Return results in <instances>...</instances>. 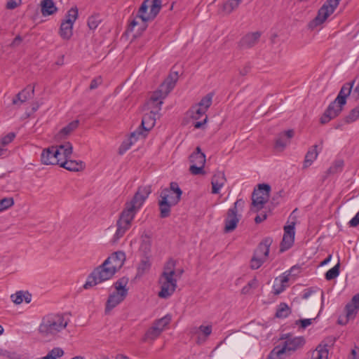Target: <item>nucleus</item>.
<instances>
[{
	"label": "nucleus",
	"mask_w": 359,
	"mask_h": 359,
	"mask_svg": "<svg viewBox=\"0 0 359 359\" xmlns=\"http://www.w3.org/2000/svg\"><path fill=\"white\" fill-rule=\"evenodd\" d=\"M280 339H285L282 344L290 356L297 351L302 349L306 344L304 337H291L289 334H284Z\"/></svg>",
	"instance_id": "4468645a"
},
{
	"label": "nucleus",
	"mask_w": 359,
	"mask_h": 359,
	"mask_svg": "<svg viewBox=\"0 0 359 359\" xmlns=\"http://www.w3.org/2000/svg\"><path fill=\"white\" fill-rule=\"evenodd\" d=\"M244 205L245 201L239 198L234 203L233 206L228 210L224 219V231L225 233L231 232L236 228L241 217V215L238 214V212L243 210Z\"/></svg>",
	"instance_id": "1a4fd4ad"
},
{
	"label": "nucleus",
	"mask_w": 359,
	"mask_h": 359,
	"mask_svg": "<svg viewBox=\"0 0 359 359\" xmlns=\"http://www.w3.org/2000/svg\"><path fill=\"white\" fill-rule=\"evenodd\" d=\"M59 150L55 146L44 149L41 154V161L43 165H57L59 163Z\"/></svg>",
	"instance_id": "f3484780"
},
{
	"label": "nucleus",
	"mask_w": 359,
	"mask_h": 359,
	"mask_svg": "<svg viewBox=\"0 0 359 359\" xmlns=\"http://www.w3.org/2000/svg\"><path fill=\"white\" fill-rule=\"evenodd\" d=\"M290 357L283 344L276 346L269 353L267 359H286Z\"/></svg>",
	"instance_id": "c85d7f7f"
},
{
	"label": "nucleus",
	"mask_w": 359,
	"mask_h": 359,
	"mask_svg": "<svg viewBox=\"0 0 359 359\" xmlns=\"http://www.w3.org/2000/svg\"><path fill=\"white\" fill-rule=\"evenodd\" d=\"M294 238L290 236L283 234V240L280 243V252H284L290 249L294 243Z\"/></svg>",
	"instance_id": "49530a36"
},
{
	"label": "nucleus",
	"mask_w": 359,
	"mask_h": 359,
	"mask_svg": "<svg viewBox=\"0 0 359 359\" xmlns=\"http://www.w3.org/2000/svg\"><path fill=\"white\" fill-rule=\"evenodd\" d=\"M312 320H313V319L306 318V319L299 320V322L300 323L301 327L303 329H305L306 327H307L312 323Z\"/></svg>",
	"instance_id": "e2e57ef3"
},
{
	"label": "nucleus",
	"mask_w": 359,
	"mask_h": 359,
	"mask_svg": "<svg viewBox=\"0 0 359 359\" xmlns=\"http://www.w3.org/2000/svg\"><path fill=\"white\" fill-rule=\"evenodd\" d=\"M290 313L289 306L286 303H280L276 310V316L277 318H286Z\"/></svg>",
	"instance_id": "de8ad7c7"
},
{
	"label": "nucleus",
	"mask_w": 359,
	"mask_h": 359,
	"mask_svg": "<svg viewBox=\"0 0 359 359\" xmlns=\"http://www.w3.org/2000/svg\"><path fill=\"white\" fill-rule=\"evenodd\" d=\"M278 278H276L274 284L273 285V293L276 295L282 293L287 287L286 285L277 283Z\"/></svg>",
	"instance_id": "4d7b16f0"
},
{
	"label": "nucleus",
	"mask_w": 359,
	"mask_h": 359,
	"mask_svg": "<svg viewBox=\"0 0 359 359\" xmlns=\"http://www.w3.org/2000/svg\"><path fill=\"white\" fill-rule=\"evenodd\" d=\"M64 355V351L59 347H55L48 352V353L41 359H57Z\"/></svg>",
	"instance_id": "8fccbe9b"
},
{
	"label": "nucleus",
	"mask_w": 359,
	"mask_h": 359,
	"mask_svg": "<svg viewBox=\"0 0 359 359\" xmlns=\"http://www.w3.org/2000/svg\"><path fill=\"white\" fill-rule=\"evenodd\" d=\"M151 190L149 186L140 187L134 195L133 199L126 203V208L119 215L116 222L117 229L113 236L112 241L117 242L130 228L132 222L137 212L140 209L144 201L150 194Z\"/></svg>",
	"instance_id": "f03ea898"
},
{
	"label": "nucleus",
	"mask_w": 359,
	"mask_h": 359,
	"mask_svg": "<svg viewBox=\"0 0 359 359\" xmlns=\"http://www.w3.org/2000/svg\"><path fill=\"white\" fill-rule=\"evenodd\" d=\"M56 149L59 150L60 156L59 163L57 165L61 164L62 161H67L68 158H70L71 155L73 151L72 144L69 142H67L63 144H60L59 146H55Z\"/></svg>",
	"instance_id": "a878e982"
},
{
	"label": "nucleus",
	"mask_w": 359,
	"mask_h": 359,
	"mask_svg": "<svg viewBox=\"0 0 359 359\" xmlns=\"http://www.w3.org/2000/svg\"><path fill=\"white\" fill-rule=\"evenodd\" d=\"M60 166L69 171L78 172L82 170L85 165L81 161H75L68 158L67 161H62Z\"/></svg>",
	"instance_id": "c756f323"
},
{
	"label": "nucleus",
	"mask_w": 359,
	"mask_h": 359,
	"mask_svg": "<svg viewBox=\"0 0 359 359\" xmlns=\"http://www.w3.org/2000/svg\"><path fill=\"white\" fill-rule=\"evenodd\" d=\"M34 93V87L28 86L19 92L13 99L12 103L14 105L20 106L27 100L30 99Z\"/></svg>",
	"instance_id": "aec40b11"
},
{
	"label": "nucleus",
	"mask_w": 359,
	"mask_h": 359,
	"mask_svg": "<svg viewBox=\"0 0 359 359\" xmlns=\"http://www.w3.org/2000/svg\"><path fill=\"white\" fill-rule=\"evenodd\" d=\"M205 161V154L199 147H197L195 151L189 156V161L191 163L189 169V172L194 175H204Z\"/></svg>",
	"instance_id": "9d476101"
},
{
	"label": "nucleus",
	"mask_w": 359,
	"mask_h": 359,
	"mask_svg": "<svg viewBox=\"0 0 359 359\" xmlns=\"http://www.w3.org/2000/svg\"><path fill=\"white\" fill-rule=\"evenodd\" d=\"M250 65L249 63H247L241 69H240L239 73L241 76H245L250 72Z\"/></svg>",
	"instance_id": "0e129e2a"
},
{
	"label": "nucleus",
	"mask_w": 359,
	"mask_h": 359,
	"mask_svg": "<svg viewBox=\"0 0 359 359\" xmlns=\"http://www.w3.org/2000/svg\"><path fill=\"white\" fill-rule=\"evenodd\" d=\"M22 0H9L6 4V8L14 9L21 4Z\"/></svg>",
	"instance_id": "bf43d9fd"
},
{
	"label": "nucleus",
	"mask_w": 359,
	"mask_h": 359,
	"mask_svg": "<svg viewBox=\"0 0 359 359\" xmlns=\"http://www.w3.org/2000/svg\"><path fill=\"white\" fill-rule=\"evenodd\" d=\"M213 96L214 93L211 92L208 93L197 104L191 107V116L193 119L198 120L204 116L202 121H196L194 124L195 128H201L206 123L208 120L206 112L212 104Z\"/></svg>",
	"instance_id": "423d86ee"
},
{
	"label": "nucleus",
	"mask_w": 359,
	"mask_h": 359,
	"mask_svg": "<svg viewBox=\"0 0 359 359\" xmlns=\"http://www.w3.org/2000/svg\"><path fill=\"white\" fill-rule=\"evenodd\" d=\"M11 299L15 304H20L25 301L29 304L32 301V294L28 291H18L11 294Z\"/></svg>",
	"instance_id": "473e14b6"
},
{
	"label": "nucleus",
	"mask_w": 359,
	"mask_h": 359,
	"mask_svg": "<svg viewBox=\"0 0 359 359\" xmlns=\"http://www.w3.org/2000/svg\"><path fill=\"white\" fill-rule=\"evenodd\" d=\"M158 111L156 109L151 111L149 113L144 115L142 119L141 126L137 130L142 131V134L140 135L142 137H145L147 135V133L153 128L156 123V116L158 115Z\"/></svg>",
	"instance_id": "dca6fc26"
},
{
	"label": "nucleus",
	"mask_w": 359,
	"mask_h": 359,
	"mask_svg": "<svg viewBox=\"0 0 359 359\" xmlns=\"http://www.w3.org/2000/svg\"><path fill=\"white\" fill-rule=\"evenodd\" d=\"M22 39L20 36H17L15 37V39H13V41H12L11 44V47H16V46H18L20 43L22 42Z\"/></svg>",
	"instance_id": "69168bd1"
},
{
	"label": "nucleus",
	"mask_w": 359,
	"mask_h": 359,
	"mask_svg": "<svg viewBox=\"0 0 359 359\" xmlns=\"http://www.w3.org/2000/svg\"><path fill=\"white\" fill-rule=\"evenodd\" d=\"M77 18L78 8L76 7H73L67 11V14L65 15V20H69L70 24L74 25Z\"/></svg>",
	"instance_id": "864d4df0"
},
{
	"label": "nucleus",
	"mask_w": 359,
	"mask_h": 359,
	"mask_svg": "<svg viewBox=\"0 0 359 359\" xmlns=\"http://www.w3.org/2000/svg\"><path fill=\"white\" fill-rule=\"evenodd\" d=\"M201 331L204 334L205 336H209L212 332V327L210 325L200 326Z\"/></svg>",
	"instance_id": "680f3d73"
},
{
	"label": "nucleus",
	"mask_w": 359,
	"mask_h": 359,
	"mask_svg": "<svg viewBox=\"0 0 359 359\" xmlns=\"http://www.w3.org/2000/svg\"><path fill=\"white\" fill-rule=\"evenodd\" d=\"M260 36L261 34L259 32L248 33L242 38L240 46L244 48H251L257 43Z\"/></svg>",
	"instance_id": "bb28decb"
},
{
	"label": "nucleus",
	"mask_w": 359,
	"mask_h": 359,
	"mask_svg": "<svg viewBox=\"0 0 359 359\" xmlns=\"http://www.w3.org/2000/svg\"><path fill=\"white\" fill-rule=\"evenodd\" d=\"M73 25L70 24L69 20H64L60 27V35L65 40L69 39L73 34Z\"/></svg>",
	"instance_id": "72a5a7b5"
},
{
	"label": "nucleus",
	"mask_w": 359,
	"mask_h": 359,
	"mask_svg": "<svg viewBox=\"0 0 359 359\" xmlns=\"http://www.w3.org/2000/svg\"><path fill=\"white\" fill-rule=\"evenodd\" d=\"M340 1L327 0L318 10L316 17L311 22V25L316 27L323 24L334 13Z\"/></svg>",
	"instance_id": "9b49d317"
},
{
	"label": "nucleus",
	"mask_w": 359,
	"mask_h": 359,
	"mask_svg": "<svg viewBox=\"0 0 359 359\" xmlns=\"http://www.w3.org/2000/svg\"><path fill=\"white\" fill-rule=\"evenodd\" d=\"M161 291L158 297L163 299L170 297L175 291L177 287V279L172 276L161 274L159 278Z\"/></svg>",
	"instance_id": "f8f14e48"
},
{
	"label": "nucleus",
	"mask_w": 359,
	"mask_h": 359,
	"mask_svg": "<svg viewBox=\"0 0 359 359\" xmlns=\"http://www.w3.org/2000/svg\"><path fill=\"white\" fill-rule=\"evenodd\" d=\"M271 187L267 184H259L258 189H255L252 195V204L257 209L262 208L269 199Z\"/></svg>",
	"instance_id": "ddd939ff"
},
{
	"label": "nucleus",
	"mask_w": 359,
	"mask_h": 359,
	"mask_svg": "<svg viewBox=\"0 0 359 359\" xmlns=\"http://www.w3.org/2000/svg\"><path fill=\"white\" fill-rule=\"evenodd\" d=\"M289 276L290 273H283V276H280L279 283L285 285L289 281Z\"/></svg>",
	"instance_id": "338daca9"
},
{
	"label": "nucleus",
	"mask_w": 359,
	"mask_h": 359,
	"mask_svg": "<svg viewBox=\"0 0 359 359\" xmlns=\"http://www.w3.org/2000/svg\"><path fill=\"white\" fill-rule=\"evenodd\" d=\"M348 225L350 227H355L359 225V211L356 215L349 221Z\"/></svg>",
	"instance_id": "052dcab7"
},
{
	"label": "nucleus",
	"mask_w": 359,
	"mask_h": 359,
	"mask_svg": "<svg viewBox=\"0 0 359 359\" xmlns=\"http://www.w3.org/2000/svg\"><path fill=\"white\" fill-rule=\"evenodd\" d=\"M79 123V122L78 120L70 122L66 126L62 128L57 135H55V140L58 141L68 136L72 131L78 128Z\"/></svg>",
	"instance_id": "7c9ffc66"
},
{
	"label": "nucleus",
	"mask_w": 359,
	"mask_h": 359,
	"mask_svg": "<svg viewBox=\"0 0 359 359\" xmlns=\"http://www.w3.org/2000/svg\"><path fill=\"white\" fill-rule=\"evenodd\" d=\"M226 182L224 173L222 171L216 172L212 177V193L217 194Z\"/></svg>",
	"instance_id": "5701e85b"
},
{
	"label": "nucleus",
	"mask_w": 359,
	"mask_h": 359,
	"mask_svg": "<svg viewBox=\"0 0 359 359\" xmlns=\"http://www.w3.org/2000/svg\"><path fill=\"white\" fill-rule=\"evenodd\" d=\"M359 118V105L353 109L349 114L345 117L344 121L346 123H350L355 121Z\"/></svg>",
	"instance_id": "3c124183"
},
{
	"label": "nucleus",
	"mask_w": 359,
	"mask_h": 359,
	"mask_svg": "<svg viewBox=\"0 0 359 359\" xmlns=\"http://www.w3.org/2000/svg\"><path fill=\"white\" fill-rule=\"evenodd\" d=\"M175 266H176L175 260H174L172 258L169 259L164 265L163 271L162 274L174 276V275H175V273H176L175 270Z\"/></svg>",
	"instance_id": "ea45409f"
},
{
	"label": "nucleus",
	"mask_w": 359,
	"mask_h": 359,
	"mask_svg": "<svg viewBox=\"0 0 359 359\" xmlns=\"http://www.w3.org/2000/svg\"><path fill=\"white\" fill-rule=\"evenodd\" d=\"M170 321L171 316L170 315H165L163 318L155 320L152 326L160 329L161 332H162L164 328L170 323Z\"/></svg>",
	"instance_id": "79ce46f5"
},
{
	"label": "nucleus",
	"mask_w": 359,
	"mask_h": 359,
	"mask_svg": "<svg viewBox=\"0 0 359 359\" xmlns=\"http://www.w3.org/2000/svg\"><path fill=\"white\" fill-rule=\"evenodd\" d=\"M126 296L125 292L120 293L115 291L110 294L106 302L105 313H109L114 308L121 304Z\"/></svg>",
	"instance_id": "6ab92c4d"
},
{
	"label": "nucleus",
	"mask_w": 359,
	"mask_h": 359,
	"mask_svg": "<svg viewBox=\"0 0 359 359\" xmlns=\"http://www.w3.org/2000/svg\"><path fill=\"white\" fill-rule=\"evenodd\" d=\"M162 7L161 0H144L135 17L128 20L127 32L136 31L141 34L147 27V22L154 20Z\"/></svg>",
	"instance_id": "7ed1b4c3"
},
{
	"label": "nucleus",
	"mask_w": 359,
	"mask_h": 359,
	"mask_svg": "<svg viewBox=\"0 0 359 359\" xmlns=\"http://www.w3.org/2000/svg\"><path fill=\"white\" fill-rule=\"evenodd\" d=\"M350 359H359V348L351 350V356Z\"/></svg>",
	"instance_id": "774afa93"
},
{
	"label": "nucleus",
	"mask_w": 359,
	"mask_h": 359,
	"mask_svg": "<svg viewBox=\"0 0 359 359\" xmlns=\"http://www.w3.org/2000/svg\"><path fill=\"white\" fill-rule=\"evenodd\" d=\"M14 204L13 198L11 197L4 198L0 200V212H2L10 207L13 206Z\"/></svg>",
	"instance_id": "5fc2aeb1"
},
{
	"label": "nucleus",
	"mask_w": 359,
	"mask_h": 359,
	"mask_svg": "<svg viewBox=\"0 0 359 359\" xmlns=\"http://www.w3.org/2000/svg\"><path fill=\"white\" fill-rule=\"evenodd\" d=\"M0 356L6 357L8 359H22V356L16 351H8L0 348Z\"/></svg>",
	"instance_id": "603ef678"
},
{
	"label": "nucleus",
	"mask_w": 359,
	"mask_h": 359,
	"mask_svg": "<svg viewBox=\"0 0 359 359\" xmlns=\"http://www.w3.org/2000/svg\"><path fill=\"white\" fill-rule=\"evenodd\" d=\"M311 359H328L327 344H319L312 352Z\"/></svg>",
	"instance_id": "f704fd0d"
},
{
	"label": "nucleus",
	"mask_w": 359,
	"mask_h": 359,
	"mask_svg": "<svg viewBox=\"0 0 359 359\" xmlns=\"http://www.w3.org/2000/svg\"><path fill=\"white\" fill-rule=\"evenodd\" d=\"M142 131H140V130H135V131L133 132L130 134V137L128 140L123 141L122 142V144H121V146L119 147L118 154L120 155H123L124 153H126V151H128L131 147V146L135 142H137V140L140 137V135H142Z\"/></svg>",
	"instance_id": "393cba45"
},
{
	"label": "nucleus",
	"mask_w": 359,
	"mask_h": 359,
	"mask_svg": "<svg viewBox=\"0 0 359 359\" xmlns=\"http://www.w3.org/2000/svg\"><path fill=\"white\" fill-rule=\"evenodd\" d=\"M339 266H340V264H339V262H338V263L334 266H333L332 269H329L325 273V279L327 280H331L336 278L339 274Z\"/></svg>",
	"instance_id": "09e8293b"
},
{
	"label": "nucleus",
	"mask_w": 359,
	"mask_h": 359,
	"mask_svg": "<svg viewBox=\"0 0 359 359\" xmlns=\"http://www.w3.org/2000/svg\"><path fill=\"white\" fill-rule=\"evenodd\" d=\"M161 333L162 332H161L160 329L151 325V327L147 330L144 336L143 341H154L156 339H157L161 335Z\"/></svg>",
	"instance_id": "58836bf2"
},
{
	"label": "nucleus",
	"mask_w": 359,
	"mask_h": 359,
	"mask_svg": "<svg viewBox=\"0 0 359 359\" xmlns=\"http://www.w3.org/2000/svg\"><path fill=\"white\" fill-rule=\"evenodd\" d=\"M125 261L126 254L123 251H116L108 257L104 265L111 266L117 272L123 266Z\"/></svg>",
	"instance_id": "a211bd4d"
},
{
	"label": "nucleus",
	"mask_w": 359,
	"mask_h": 359,
	"mask_svg": "<svg viewBox=\"0 0 359 359\" xmlns=\"http://www.w3.org/2000/svg\"><path fill=\"white\" fill-rule=\"evenodd\" d=\"M116 273V271L110 265H104V262L97 267L88 276L86 283L83 285L84 289L97 285L103 281L111 278Z\"/></svg>",
	"instance_id": "0eeeda50"
},
{
	"label": "nucleus",
	"mask_w": 359,
	"mask_h": 359,
	"mask_svg": "<svg viewBox=\"0 0 359 359\" xmlns=\"http://www.w3.org/2000/svg\"><path fill=\"white\" fill-rule=\"evenodd\" d=\"M151 190L149 186L140 187L134 195L133 199L126 203V208L119 215L116 222L117 229L113 236L112 241L117 242L130 228L132 222L137 212L140 209L144 201L150 194Z\"/></svg>",
	"instance_id": "f257e3e1"
},
{
	"label": "nucleus",
	"mask_w": 359,
	"mask_h": 359,
	"mask_svg": "<svg viewBox=\"0 0 359 359\" xmlns=\"http://www.w3.org/2000/svg\"><path fill=\"white\" fill-rule=\"evenodd\" d=\"M345 310L348 319H353L355 317L359 311V293L352 297L351 302L346 304Z\"/></svg>",
	"instance_id": "412c9836"
},
{
	"label": "nucleus",
	"mask_w": 359,
	"mask_h": 359,
	"mask_svg": "<svg viewBox=\"0 0 359 359\" xmlns=\"http://www.w3.org/2000/svg\"><path fill=\"white\" fill-rule=\"evenodd\" d=\"M57 11L53 0H41V12L43 16L51 15Z\"/></svg>",
	"instance_id": "2f4dec72"
},
{
	"label": "nucleus",
	"mask_w": 359,
	"mask_h": 359,
	"mask_svg": "<svg viewBox=\"0 0 359 359\" xmlns=\"http://www.w3.org/2000/svg\"><path fill=\"white\" fill-rule=\"evenodd\" d=\"M151 263L148 257L142 259L137 266V276H142L149 270Z\"/></svg>",
	"instance_id": "a19ab883"
},
{
	"label": "nucleus",
	"mask_w": 359,
	"mask_h": 359,
	"mask_svg": "<svg viewBox=\"0 0 359 359\" xmlns=\"http://www.w3.org/2000/svg\"><path fill=\"white\" fill-rule=\"evenodd\" d=\"M168 95H164V93L159 88L157 90L154 91L150 97L151 104L156 105L158 110L161 109V106L163 104L162 100L164 99Z\"/></svg>",
	"instance_id": "c9c22d12"
},
{
	"label": "nucleus",
	"mask_w": 359,
	"mask_h": 359,
	"mask_svg": "<svg viewBox=\"0 0 359 359\" xmlns=\"http://www.w3.org/2000/svg\"><path fill=\"white\" fill-rule=\"evenodd\" d=\"M178 80V73L174 72L170 73L165 81L161 83L159 88L163 91L164 95H168L169 93L175 86L176 82Z\"/></svg>",
	"instance_id": "4be33fe9"
},
{
	"label": "nucleus",
	"mask_w": 359,
	"mask_h": 359,
	"mask_svg": "<svg viewBox=\"0 0 359 359\" xmlns=\"http://www.w3.org/2000/svg\"><path fill=\"white\" fill-rule=\"evenodd\" d=\"M242 0H228L223 4V11L226 13H231L238 7Z\"/></svg>",
	"instance_id": "c03bdc74"
},
{
	"label": "nucleus",
	"mask_w": 359,
	"mask_h": 359,
	"mask_svg": "<svg viewBox=\"0 0 359 359\" xmlns=\"http://www.w3.org/2000/svg\"><path fill=\"white\" fill-rule=\"evenodd\" d=\"M355 82V80H353L350 82L345 83L338 95L337 96V101H339L341 104H346V98L350 95L351 93L353 85Z\"/></svg>",
	"instance_id": "cd10ccee"
},
{
	"label": "nucleus",
	"mask_w": 359,
	"mask_h": 359,
	"mask_svg": "<svg viewBox=\"0 0 359 359\" xmlns=\"http://www.w3.org/2000/svg\"><path fill=\"white\" fill-rule=\"evenodd\" d=\"M272 243V238L266 237L259 243L250 262L251 269H258L266 261Z\"/></svg>",
	"instance_id": "6e6552de"
},
{
	"label": "nucleus",
	"mask_w": 359,
	"mask_h": 359,
	"mask_svg": "<svg viewBox=\"0 0 359 359\" xmlns=\"http://www.w3.org/2000/svg\"><path fill=\"white\" fill-rule=\"evenodd\" d=\"M344 165V161L341 159H337L333 162L332 165L327 170L328 174H335L341 172L343 170Z\"/></svg>",
	"instance_id": "a18cd8bd"
},
{
	"label": "nucleus",
	"mask_w": 359,
	"mask_h": 359,
	"mask_svg": "<svg viewBox=\"0 0 359 359\" xmlns=\"http://www.w3.org/2000/svg\"><path fill=\"white\" fill-rule=\"evenodd\" d=\"M284 234L287 236H290L294 238V224L292 223V224L285 226L284 227Z\"/></svg>",
	"instance_id": "13d9d810"
},
{
	"label": "nucleus",
	"mask_w": 359,
	"mask_h": 359,
	"mask_svg": "<svg viewBox=\"0 0 359 359\" xmlns=\"http://www.w3.org/2000/svg\"><path fill=\"white\" fill-rule=\"evenodd\" d=\"M182 195V191L175 182H170L169 188L161 190V198L158 200L161 218H166L170 215L171 207L180 202Z\"/></svg>",
	"instance_id": "20e7f679"
},
{
	"label": "nucleus",
	"mask_w": 359,
	"mask_h": 359,
	"mask_svg": "<svg viewBox=\"0 0 359 359\" xmlns=\"http://www.w3.org/2000/svg\"><path fill=\"white\" fill-rule=\"evenodd\" d=\"M100 21L99 16L92 15L88 19V25L90 29H95L98 27Z\"/></svg>",
	"instance_id": "6e6d98bb"
},
{
	"label": "nucleus",
	"mask_w": 359,
	"mask_h": 359,
	"mask_svg": "<svg viewBox=\"0 0 359 359\" xmlns=\"http://www.w3.org/2000/svg\"><path fill=\"white\" fill-rule=\"evenodd\" d=\"M128 283V278L127 277H122L117 280L114 285L115 287V292H118L120 293H124L125 294H128V288L126 287Z\"/></svg>",
	"instance_id": "4c0bfd02"
},
{
	"label": "nucleus",
	"mask_w": 359,
	"mask_h": 359,
	"mask_svg": "<svg viewBox=\"0 0 359 359\" xmlns=\"http://www.w3.org/2000/svg\"><path fill=\"white\" fill-rule=\"evenodd\" d=\"M318 147L317 145L313 146L312 148L309 149L305 156V159L304 162V168H308L310 166L312 163L317 158L318 152L316 150Z\"/></svg>",
	"instance_id": "e433bc0d"
},
{
	"label": "nucleus",
	"mask_w": 359,
	"mask_h": 359,
	"mask_svg": "<svg viewBox=\"0 0 359 359\" xmlns=\"http://www.w3.org/2000/svg\"><path fill=\"white\" fill-rule=\"evenodd\" d=\"M67 322L65 320L63 316L57 313H50L41 319L38 332L44 338H54L59 332L65 330Z\"/></svg>",
	"instance_id": "39448f33"
},
{
	"label": "nucleus",
	"mask_w": 359,
	"mask_h": 359,
	"mask_svg": "<svg viewBox=\"0 0 359 359\" xmlns=\"http://www.w3.org/2000/svg\"><path fill=\"white\" fill-rule=\"evenodd\" d=\"M293 136V130H288L280 133L276 140L275 148L280 151L283 150Z\"/></svg>",
	"instance_id": "b1692460"
},
{
	"label": "nucleus",
	"mask_w": 359,
	"mask_h": 359,
	"mask_svg": "<svg viewBox=\"0 0 359 359\" xmlns=\"http://www.w3.org/2000/svg\"><path fill=\"white\" fill-rule=\"evenodd\" d=\"M15 137V134L14 133H10L6 136H4L1 140H0V156H2L6 151V149L4 148L8 144L11 143Z\"/></svg>",
	"instance_id": "37998d69"
},
{
	"label": "nucleus",
	"mask_w": 359,
	"mask_h": 359,
	"mask_svg": "<svg viewBox=\"0 0 359 359\" xmlns=\"http://www.w3.org/2000/svg\"><path fill=\"white\" fill-rule=\"evenodd\" d=\"M346 104H341L337 101V98L332 102L320 118V123L325 124L332 118H334L341 112L343 107Z\"/></svg>",
	"instance_id": "2eb2a0df"
}]
</instances>
